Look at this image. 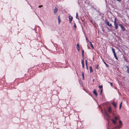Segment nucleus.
<instances>
[{
  "label": "nucleus",
  "mask_w": 129,
  "mask_h": 129,
  "mask_svg": "<svg viewBox=\"0 0 129 129\" xmlns=\"http://www.w3.org/2000/svg\"><path fill=\"white\" fill-rule=\"evenodd\" d=\"M105 114H106V116L108 118H110V116H109V115H108V114L107 113V112L106 111H105Z\"/></svg>",
  "instance_id": "ddd939ff"
},
{
  "label": "nucleus",
  "mask_w": 129,
  "mask_h": 129,
  "mask_svg": "<svg viewBox=\"0 0 129 129\" xmlns=\"http://www.w3.org/2000/svg\"><path fill=\"white\" fill-rule=\"evenodd\" d=\"M106 23L108 25L109 24V23L108 21H107L106 22Z\"/></svg>",
  "instance_id": "b1692460"
},
{
  "label": "nucleus",
  "mask_w": 129,
  "mask_h": 129,
  "mask_svg": "<svg viewBox=\"0 0 129 129\" xmlns=\"http://www.w3.org/2000/svg\"><path fill=\"white\" fill-rule=\"evenodd\" d=\"M74 27L75 28L76 27V25L75 23L74 25Z\"/></svg>",
  "instance_id": "bb28decb"
},
{
  "label": "nucleus",
  "mask_w": 129,
  "mask_h": 129,
  "mask_svg": "<svg viewBox=\"0 0 129 129\" xmlns=\"http://www.w3.org/2000/svg\"><path fill=\"white\" fill-rule=\"evenodd\" d=\"M86 61V66H87V60H85Z\"/></svg>",
  "instance_id": "7c9ffc66"
},
{
  "label": "nucleus",
  "mask_w": 129,
  "mask_h": 129,
  "mask_svg": "<svg viewBox=\"0 0 129 129\" xmlns=\"http://www.w3.org/2000/svg\"><path fill=\"white\" fill-rule=\"evenodd\" d=\"M76 48L78 51L79 52L80 51V48L79 44H77L76 46Z\"/></svg>",
  "instance_id": "20e7f679"
},
{
  "label": "nucleus",
  "mask_w": 129,
  "mask_h": 129,
  "mask_svg": "<svg viewBox=\"0 0 129 129\" xmlns=\"http://www.w3.org/2000/svg\"><path fill=\"white\" fill-rule=\"evenodd\" d=\"M122 102H121V103H120V105H122Z\"/></svg>",
  "instance_id": "c9c22d12"
},
{
  "label": "nucleus",
  "mask_w": 129,
  "mask_h": 129,
  "mask_svg": "<svg viewBox=\"0 0 129 129\" xmlns=\"http://www.w3.org/2000/svg\"><path fill=\"white\" fill-rule=\"evenodd\" d=\"M58 20L59 22V23L60 21V19L59 18V17L58 18Z\"/></svg>",
  "instance_id": "393cba45"
},
{
  "label": "nucleus",
  "mask_w": 129,
  "mask_h": 129,
  "mask_svg": "<svg viewBox=\"0 0 129 129\" xmlns=\"http://www.w3.org/2000/svg\"><path fill=\"white\" fill-rule=\"evenodd\" d=\"M89 47L88 46V48L89 49Z\"/></svg>",
  "instance_id": "ea45409f"
},
{
  "label": "nucleus",
  "mask_w": 129,
  "mask_h": 129,
  "mask_svg": "<svg viewBox=\"0 0 129 129\" xmlns=\"http://www.w3.org/2000/svg\"><path fill=\"white\" fill-rule=\"evenodd\" d=\"M123 124L122 121L121 120H119V124L116 126L114 127L113 129H119L122 126Z\"/></svg>",
  "instance_id": "f257e3e1"
},
{
  "label": "nucleus",
  "mask_w": 129,
  "mask_h": 129,
  "mask_svg": "<svg viewBox=\"0 0 129 129\" xmlns=\"http://www.w3.org/2000/svg\"><path fill=\"white\" fill-rule=\"evenodd\" d=\"M42 6V5L39 6V8H40Z\"/></svg>",
  "instance_id": "72a5a7b5"
},
{
  "label": "nucleus",
  "mask_w": 129,
  "mask_h": 129,
  "mask_svg": "<svg viewBox=\"0 0 129 129\" xmlns=\"http://www.w3.org/2000/svg\"><path fill=\"white\" fill-rule=\"evenodd\" d=\"M58 11V9L56 8H55L54 10V12L55 14Z\"/></svg>",
  "instance_id": "1a4fd4ad"
},
{
  "label": "nucleus",
  "mask_w": 129,
  "mask_h": 129,
  "mask_svg": "<svg viewBox=\"0 0 129 129\" xmlns=\"http://www.w3.org/2000/svg\"><path fill=\"white\" fill-rule=\"evenodd\" d=\"M114 56L115 57V59L116 60H117L118 59V58L116 56V54L114 55Z\"/></svg>",
  "instance_id": "6ab92c4d"
},
{
  "label": "nucleus",
  "mask_w": 129,
  "mask_h": 129,
  "mask_svg": "<svg viewBox=\"0 0 129 129\" xmlns=\"http://www.w3.org/2000/svg\"><path fill=\"white\" fill-rule=\"evenodd\" d=\"M104 63L106 64V66L107 67H109V65H108L105 62H104Z\"/></svg>",
  "instance_id": "a878e982"
},
{
  "label": "nucleus",
  "mask_w": 129,
  "mask_h": 129,
  "mask_svg": "<svg viewBox=\"0 0 129 129\" xmlns=\"http://www.w3.org/2000/svg\"><path fill=\"white\" fill-rule=\"evenodd\" d=\"M111 121H112L113 123L115 124H116V121L114 119H112L111 120Z\"/></svg>",
  "instance_id": "f8f14e48"
},
{
  "label": "nucleus",
  "mask_w": 129,
  "mask_h": 129,
  "mask_svg": "<svg viewBox=\"0 0 129 129\" xmlns=\"http://www.w3.org/2000/svg\"><path fill=\"white\" fill-rule=\"evenodd\" d=\"M85 37L86 40V41H87V42L88 43V42H89H89H89V40H88V39L87 38H86V37L85 36Z\"/></svg>",
  "instance_id": "a211bd4d"
},
{
  "label": "nucleus",
  "mask_w": 129,
  "mask_h": 129,
  "mask_svg": "<svg viewBox=\"0 0 129 129\" xmlns=\"http://www.w3.org/2000/svg\"><path fill=\"white\" fill-rule=\"evenodd\" d=\"M89 43H90V45L91 46V47L93 49H94V47H93V45L91 44V43L90 42H89Z\"/></svg>",
  "instance_id": "f3484780"
},
{
  "label": "nucleus",
  "mask_w": 129,
  "mask_h": 129,
  "mask_svg": "<svg viewBox=\"0 0 129 129\" xmlns=\"http://www.w3.org/2000/svg\"><path fill=\"white\" fill-rule=\"evenodd\" d=\"M125 69L126 70H127V72H128V73L129 72V69L128 67L127 66H125Z\"/></svg>",
  "instance_id": "423d86ee"
},
{
  "label": "nucleus",
  "mask_w": 129,
  "mask_h": 129,
  "mask_svg": "<svg viewBox=\"0 0 129 129\" xmlns=\"http://www.w3.org/2000/svg\"><path fill=\"white\" fill-rule=\"evenodd\" d=\"M112 104L115 107H116V105L114 103H112Z\"/></svg>",
  "instance_id": "412c9836"
},
{
  "label": "nucleus",
  "mask_w": 129,
  "mask_h": 129,
  "mask_svg": "<svg viewBox=\"0 0 129 129\" xmlns=\"http://www.w3.org/2000/svg\"><path fill=\"white\" fill-rule=\"evenodd\" d=\"M81 63L82 64V67H83V68L84 67V59H82V60Z\"/></svg>",
  "instance_id": "6e6552de"
},
{
  "label": "nucleus",
  "mask_w": 129,
  "mask_h": 129,
  "mask_svg": "<svg viewBox=\"0 0 129 129\" xmlns=\"http://www.w3.org/2000/svg\"><path fill=\"white\" fill-rule=\"evenodd\" d=\"M76 18L77 19H79L78 16V13H76Z\"/></svg>",
  "instance_id": "4be33fe9"
},
{
  "label": "nucleus",
  "mask_w": 129,
  "mask_h": 129,
  "mask_svg": "<svg viewBox=\"0 0 129 129\" xmlns=\"http://www.w3.org/2000/svg\"><path fill=\"white\" fill-rule=\"evenodd\" d=\"M112 114H113V115H114V114L113 113H112Z\"/></svg>",
  "instance_id": "4c0bfd02"
},
{
  "label": "nucleus",
  "mask_w": 129,
  "mask_h": 129,
  "mask_svg": "<svg viewBox=\"0 0 129 129\" xmlns=\"http://www.w3.org/2000/svg\"><path fill=\"white\" fill-rule=\"evenodd\" d=\"M119 26H120L121 28L122 29V31H124L125 30V27L123 26L121 24H119Z\"/></svg>",
  "instance_id": "f03ea898"
},
{
  "label": "nucleus",
  "mask_w": 129,
  "mask_h": 129,
  "mask_svg": "<svg viewBox=\"0 0 129 129\" xmlns=\"http://www.w3.org/2000/svg\"><path fill=\"white\" fill-rule=\"evenodd\" d=\"M108 26H109L110 27V26H112V25L111 24H109L108 25Z\"/></svg>",
  "instance_id": "c85d7f7f"
},
{
  "label": "nucleus",
  "mask_w": 129,
  "mask_h": 129,
  "mask_svg": "<svg viewBox=\"0 0 129 129\" xmlns=\"http://www.w3.org/2000/svg\"><path fill=\"white\" fill-rule=\"evenodd\" d=\"M116 18H115L114 21V25L117 24V22H116Z\"/></svg>",
  "instance_id": "9b49d317"
},
{
  "label": "nucleus",
  "mask_w": 129,
  "mask_h": 129,
  "mask_svg": "<svg viewBox=\"0 0 129 129\" xmlns=\"http://www.w3.org/2000/svg\"><path fill=\"white\" fill-rule=\"evenodd\" d=\"M69 20L70 22V23L72 21L73 18L72 17H71L70 15H69Z\"/></svg>",
  "instance_id": "7ed1b4c3"
},
{
  "label": "nucleus",
  "mask_w": 129,
  "mask_h": 129,
  "mask_svg": "<svg viewBox=\"0 0 129 129\" xmlns=\"http://www.w3.org/2000/svg\"><path fill=\"white\" fill-rule=\"evenodd\" d=\"M112 50L114 54V55L115 54H115V51L114 50V49L113 48H112Z\"/></svg>",
  "instance_id": "4468645a"
},
{
  "label": "nucleus",
  "mask_w": 129,
  "mask_h": 129,
  "mask_svg": "<svg viewBox=\"0 0 129 129\" xmlns=\"http://www.w3.org/2000/svg\"><path fill=\"white\" fill-rule=\"evenodd\" d=\"M114 26H115V28L116 29H117L118 28V25L117 24H116V25H114Z\"/></svg>",
  "instance_id": "2eb2a0df"
},
{
  "label": "nucleus",
  "mask_w": 129,
  "mask_h": 129,
  "mask_svg": "<svg viewBox=\"0 0 129 129\" xmlns=\"http://www.w3.org/2000/svg\"><path fill=\"white\" fill-rule=\"evenodd\" d=\"M93 93L94 94H95V95L96 96H97V94L96 93V90L95 89H94V90L93 91Z\"/></svg>",
  "instance_id": "0eeeda50"
},
{
  "label": "nucleus",
  "mask_w": 129,
  "mask_h": 129,
  "mask_svg": "<svg viewBox=\"0 0 129 129\" xmlns=\"http://www.w3.org/2000/svg\"><path fill=\"white\" fill-rule=\"evenodd\" d=\"M102 90H102V89H101V91H100V94H102Z\"/></svg>",
  "instance_id": "c756f323"
},
{
  "label": "nucleus",
  "mask_w": 129,
  "mask_h": 129,
  "mask_svg": "<svg viewBox=\"0 0 129 129\" xmlns=\"http://www.w3.org/2000/svg\"><path fill=\"white\" fill-rule=\"evenodd\" d=\"M121 105H120L119 106V107L120 109L121 108Z\"/></svg>",
  "instance_id": "2f4dec72"
},
{
  "label": "nucleus",
  "mask_w": 129,
  "mask_h": 129,
  "mask_svg": "<svg viewBox=\"0 0 129 129\" xmlns=\"http://www.w3.org/2000/svg\"><path fill=\"white\" fill-rule=\"evenodd\" d=\"M108 112L109 113H111L112 112V109L110 107L108 108Z\"/></svg>",
  "instance_id": "39448f33"
},
{
  "label": "nucleus",
  "mask_w": 129,
  "mask_h": 129,
  "mask_svg": "<svg viewBox=\"0 0 129 129\" xmlns=\"http://www.w3.org/2000/svg\"><path fill=\"white\" fill-rule=\"evenodd\" d=\"M99 88H102V87H103V86L102 85H101V86H99Z\"/></svg>",
  "instance_id": "cd10ccee"
},
{
  "label": "nucleus",
  "mask_w": 129,
  "mask_h": 129,
  "mask_svg": "<svg viewBox=\"0 0 129 129\" xmlns=\"http://www.w3.org/2000/svg\"><path fill=\"white\" fill-rule=\"evenodd\" d=\"M98 65L97 66H96V68L97 69H98Z\"/></svg>",
  "instance_id": "473e14b6"
},
{
  "label": "nucleus",
  "mask_w": 129,
  "mask_h": 129,
  "mask_svg": "<svg viewBox=\"0 0 129 129\" xmlns=\"http://www.w3.org/2000/svg\"><path fill=\"white\" fill-rule=\"evenodd\" d=\"M110 84H111V85L112 86V85H113V84H112V83H110Z\"/></svg>",
  "instance_id": "f704fd0d"
},
{
  "label": "nucleus",
  "mask_w": 129,
  "mask_h": 129,
  "mask_svg": "<svg viewBox=\"0 0 129 129\" xmlns=\"http://www.w3.org/2000/svg\"><path fill=\"white\" fill-rule=\"evenodd\" d=\"M89 69H90V72H93V70H92V67H91V66L90 67Z\"/></svg>",
  "instance_id": "9d476101"
},
{
  "label": "nucleus",
  "mask_w": 129,
  "mask_h": 129,
  "mask_svg": "<svg viewBox=\"0 0 129 129\" xmlns=\"http://www.w3.org/2000/svg\"><path fill=\"white\" fill-rule=\"evenodd\" d=\"M117 0L120 2L121 0Z\"/></svg>",
  "instance_id": "e433bc0d"
},
{
  "label": "nucleus",
  "mask_w": 129,
  "mask_h": 129,
  "mask_svg": "<svg viewBox=\"0 0 129 129\" xmlns=\"http://www.w3.org/2000/svg\"><path fill=\"white\" fill-rule=\"evenodd\" d=\"M94 79H93V81H94Z\"/></svg>",
  "instance_id": "58836bf2"
},
{
  "label": "nucleus",
  "mask_w": 129,
  "mask_h": 129,
  "mask_svg": "<svg viewBox=\"0 0 129 129\" xmlns=\"http://www.w3.org/2000/svg\"><path fill=\"white\" fill-rule=\"evenodd\" d=\"M82 76L83 79L84 80V73H82Z\"/></svg>",
  "instance_id": "aec40b11"
},
{
  "label": "nucleus",
  "mask_w": 129,
  "mask_h": 129,
  "mask_svg": "<svg viewBox=\"0 0 129 129\" xmlns=\"http://www.w3.org/2000/svg\"><path fill=\"white\" fill-rule=\"evenodd\" d=\"M84 50H82V55L83 57L84 56Z\"/></svg>",
  "instance_id": "5701e85b"
},
{
  "label": "nucleus",
  "mask_w": 129,
  "mask_h": 129,
  "mask_svg": "<svg viewBox=\"0 0 129 129\" xmlns=\"http://www.w3.org/2000/svg\"><path fill=\"white\" fill-rule=\"evenodd\" d=\"M114 118L116 120H117L119 118L118 117L116 116H115L114 117Z\"/></svg>",
  "instance_id": "dca6fc26"
}]
</instances>
